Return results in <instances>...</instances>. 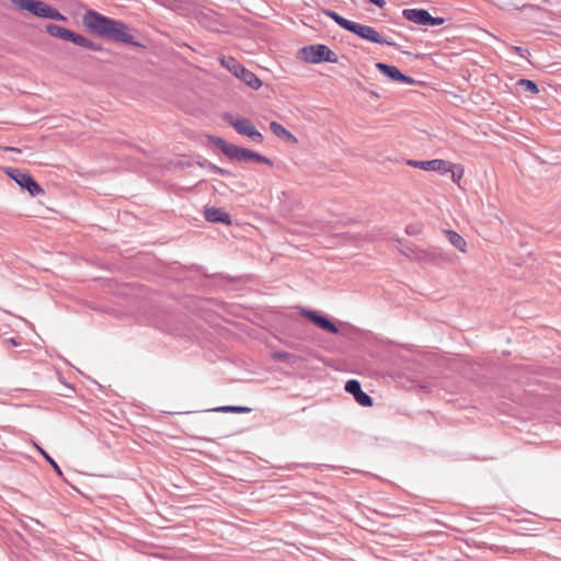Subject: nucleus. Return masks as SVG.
Segmentation results:
<instances>
[{"label": "nucleus", "mask_w": 561, "mask_h": 561, "mask_svg": "<svg viewBox=\"0 0 561 561\" xmlns=\"http://www.w3.org/2000/svg\"><path fill=\"white\" fill-rule=\"evenodd\" d=\"M250 151H251L250 149H245V148L239 147L237 145H232L227 157L229 159L236 160V161H249Z\"/></svg>", "instance_id": "nucleus-15"}, {"label": "nucleus", "mask_w": 561, "mask_h": 561, "mask_svg": "<svg viewBox=\"0 0 561 561\" xmlns=\"http://www.w3.org/2000/svg\"><path fill=\"white\" fill-rule=\"evenodd\" d=\"M37 449L39 450V453L44 456V458L50 463V466L53 467V469L59 474L61 476V470L59 468V466L56 463V461L45 451L43 450L41 447L37 446Z\"/></svg>", "instance_id": "nucleus-25"}, {"label": "nucleus", "mask_w": 561, "mask_h": 561, "mask_svg": "<svg viewBox=\"0 0 561 561\" xmlns=\"http://www.w3.org/2000/svg\"><path fill=\"white\" fill-rule=\"evenodd\" d=\"M445 234L448 241L459 251L466 252L467 242L466 240L456 231L445 230Z\"/></svg>", "instance_id": "nucleus-16"}, {"label": "nucleus", "mask_w": 561, "mask_h": 561, "mask_svg": "<svg viewBox=\"0 0 561 561\" xmlns=\"http://www.w3.org/2000/svg\"><path fill=\"white\" fill-rule=\"evenodd\" d=\"M220 64L222 67L228 69L233 76L242 80L250 88L254 90L261 88L262 81L257 78V76L249 69H247L233 57H222L220 59Z\"/></svg>", "instance_id": "nucleus-3"}, {"label": "nucleus", "mask_w": 561, "mask_h": 561, "mask_svg": "<svg viewBox=\"0 0 561 561\" xmlns=\"http://www.w3.org/2000/svg\"><path fill=\"white\" fill-rule=\"evenodd\" d=\"M369 2L374 3L376 7L382 9L386 5L385 0H368Z\"/></svg>", "instance_id": "nucleus-32"}, {"label": "nucleus", "mask_w": 561, "mask_h": 561, "mask_svg": "<svg viewBox=\"0 0 561 561\" xmlns=\"http://www.w3.org/2000/svg\"><path fill=\"white\" fill-rule=\"evenodd\" d=\"M376 67L382 75L394 81H400L407 84H411L414 82V79L403 75L396 66H390L383 62H377Z\"/></svg>", "instance_id": "nucleus-12"}, {"label": "nucleus", "mask_w": 561, "mask_h": 561, "mask_svg": "<svg viewBox=\"0 0 561 561\" xmlns=\"http://www.w3.org/2000/svg\"><path fill=\"white\" fill-rule=\"evenodd\" d=\"M84 48H88L90 50L99 51L102 49V46L100 44H96L89 38H87V44H84Z\"/></svg>", "instance_id": "nucleus-28"}, {"label": "nucleus", "mask_w": 561, "mask_h": 561, "mask_svg": "<svg viewBox=\"0 0 561 561\" xmlns=\"http://www.w3.org/2000/svg\"><path fill=\"white\" fill-rule=\"evenodd\" d=\"M12 3L18 7L20 10L27 11L35 16L51 19L56 21H65L66 16H64L58 10L50 7L44 1L41 0H11Z\"/></svg>", "instance_id": "nucleus-2"}, {"label": "nucleus", "mask_w": 561, "mask_h": 561, "mask_svg": "<svg viewBox=\"0 0 561 561\" xmlns=\"http://www.w3.org/2000/svg\"><path fill=\"white\" fill-rule=\"evenodd\" d=\"M301 58L309 64L337 62V55L327 45L314 44L300 49Z\"/></svg>", "instance_id": "nucleus-4"}, {"label": "nucleus", "mask_w": 561, "mask_h": 561, "mask_svg": "<svg viewBox=\"0 0 561 561\" xmlns=\"http://www.w3.org/2000/svg\"><path fill=\"white\" fill-rule=\"evenodd\" d=\"M225 119L240 135L249 137L256 144H261L263 141V135L255 128L249 118H234L232 115L227 114L225 115Z\"/></svg>", "instance_id": "nucleus-5"}, {"label": "nucleus", "mask_w": 561, "mask_h": 561, "mask_svg": "<svg viewBox=\"0 0 561 561\" xmlns=\"http://www.w3.org/2000/svg\"><path fill=\"white\" fill-rule=\"evenodd\" d=\"M323 13L331 18L340 27L346 30V31H351L354 22L353 21H350L345 18H343L342 15H340L339 13H336L335 11H332V10H324Z\"/></svg>", "instance_id": "nucleus-17"}, {"label": "nucleus", "mask_w": 561, "mask_h": 561, "mask_svg": "<svg viewBox=\"0 0 561 561\" xmlns=\"http://www.w3.org/2000/svg\"><path fill=\"white\" fill-rule=\"evenodd\" d=\"M405 232L409 236H416L421 232V227L419 225H409L405 228Z\"/></svg>", "instance_id": "nucleus-27"}, {"label": "nucleus", "mask_w": 561, "mask_h": 561, "mask_svg": "<svg viewBox=\"0 0 561 561\" xmlns=\"http://www.w3.org/2000/svg\"><path fill=\"white\" fill-rule=\"evenodd\" d=\"M72 43L78 45V46L84 47V44H87V37L76 33Z\"/></svg>", "instance_id": "nucleus-29"}, {"label": "nucleus", "mask_w": 561, "mask_h": 561, "mask_svg": "<svg viewBox=\"0 0 561 561\" xmlns=\"http://www.w3.org/2000/svg\"><path fill=\"white\" fill-rule=\"evenodd\" d=\"M351 33L368 42L396 47L397 44L388 37L379 34L374 27L354 22Z\"/></svg>", "instance_id": "nucleus-7"}, {"label": "nucleus", "mask_w": 561, "mask_h": 561, "mask_svg": "<svg viewBox=\"0 0 561 561\" xmlns=\"http://www.w3.org/2000/svg\"><path fill=\"white\" fill-rule=\"evenodd\" d=\"M270 129L279 139L290 141L293 144H297L298 141L297 138L290 131H288L283 125H280L277 122H272L270 124Z\"/></svg>", "instance_id": "nucleus-14"}, {"label": "nucleus", "mask_w": 561, "mask_h": 561, "mask_svg": "<svg viewBox=\"0 0 561 561\" xmlns=\"http://www.w3.org/2000/svg\"><path fill=\"white\" fill-rule=\"evenodd\" d=\"M5 172L18 185L25 188L31 196L35 197L44 193L43 188L27 172L11 168L7 169Z\"/></svg>", "instance_id": "nucleus-6"}, {"label": "nucleus", "mask_w": 561, "mask_h": 561, "mask_svg": "<svg viewBox=\"0 0 561 561\" xmlns=\"http://www.w3.org/2000/svg\"><path fill=\"white\" fill-rule=\"evenodd\" d=\"M83 25L93 34L133 46H139L130 33L129 26L118 20L107 18L94 10H88L82 16Z\"/></svg>", "instance_id": "nucleus-1"}, {"label": "nucleus", "mask_w": 561, "mask_h": 561, "mask_svg": "<svg viewBox=\"0 0 561 561\" xmlns=\"http://www.w3.org/2000/svg\"><path fill=\"white\" fill-rule=\"evenodd\" d=\"M447 164L449 165L448 173L451 174V180L455 183H458L463 175V169L460 165L454 164L449 161H447Z\"/></svg>", "instance_id": "nucleus-20"}, {"label": "nucleus", "mask_w": 561, "mask_h": 561, "mask_svg": "<svg viewBox=\"0 0 561 561\" xmlns=\"http://www.w3.org/2000/svg\"><path fill=\"white\" fill-rule=\"evenodd\" d=\"M215 412H236V413H249L251 409L248 407H237V405H225L213 409Z\"/></svg>", "instance_id": "nucleus-21"}, {"label": "nucleus", "mask_w": 561, "mask_h": 561, "mask_svg": "<svg viewBox=\"0 0 561 561\" xmlns=\"http://www.w3.org/2000/svg\"><path fill=\"white\" fill-rule=\"evenodd\" d=\"M516 51H520L522 49L519 47H514Z\"/></svg>", "instance_id": "nucleus-34"}, {"label": "nucleus", "mask_w": 561, "mask_h": 561, "mask_svg": "<svg viewBox=\"0 0 561 561\" xmlns=\"http://www.w3.org/2000/svg\"><path fill=\"white\" fill-rule=\"evenodd\" d=\"M210 171L214 172V173H218L220 175H228V174H230L229 171H227V170H225V169H222L220 167H217L215 164L210 165Z\"/></svg>", "instance_id": "nucleus-30"}, {"label": "nucleus", "mask_w": 561, "mask_h": 561, "mask_svg": "<svg viewBox=\"0 0 561 561\" xmlns=\"http://www.w3.org/2000/svg\"><path fill=\"white\" fill-rule=\"evenodd\" d=\"M65 31H66L65 27L59 26L57 24H47L46 25V32L50 36H54V37H57V38H60V39L62 38Z\"/></svg>", "instance_id": "nucleus-22"}, {"label": "nucleus", "mask_w": 561, "mask_h": 561, "mask_svg": "<svg viewBox=\"0 0 561 561\" xmlns=\"http://www.w3.org/2000/svg\"><path fill=\"white\" fill-rule=\"evenodd\" d=\"M402 16L412 23L424 26H438L444 23V19L434 18L424 9H404L402 11Z\"/></svg>", "instance_id": "nucleus-8"}, {"label": "nucleus", "mask_w": 561, "mask_h": 561, "mask_svg": "<svg viewBox=\"0 0 561 561\" xmlns=\"http://www.w3.org/2000/svg\"><path fill=\"white\" fill-rule=\"evenodd\" d=\"M273 359L279 360V362H289L294 356L290 353L287 352H274L272 355Z\"/></svg>", "instance_id": "nucleus-26"}, {"label": "nucleus", "mask_w": 561, "mask_h": 561, "mask_svg": "<svg viewBox=\"0 0 561 561\" xmlns=\"http://www.w3.org/2000/svg\"><path fill=\"white\" fill-rule=\"evenodd\" d=\"M301 314L304 317H306L308 320H310L311 322H313L320 329L328 331L332 334L339 333L337 327L333 322H331L328 318L319 314L317 311L302 310Z\"/></svg>", "instance_id": "nucleus-10"}, {"label": "nucleus", "mask_w": 561, "mask_h": 561, "mask_svg": "<svg viewBox=\"0 0 561 561\" xmlns=\"http://www.w3.org/2000/svg\"><path fill=\"white\" fill-rule=\"evenodd\" d=\"M407 164L413 168L422 169L425 171H435L440 174H447L449 165L446 160L443 159H433V160H408Z\"/></svg>", "instance_id": "nucleus-9"}, {"label": "nucleus", "mask_w": 561, "mask_h": 561, "mask_svg": "<svg viewBox=\"0 0 561 561\" xmlns=\"http://www.w3.org/2000/svg\"><path fill=\"white\" fill-rule=\"evenodd\" d=\"M517 84L519 87H522L524 90L533 93V94H537L539 92V89L537 87V84L531 81V80H528V79H520Z\"/></svg>", "instance_id": "nucleus-23"}, {"label": "nucleus", "mask_w": 561, "mask_h": 561, "mask_svg": "<svg viewBox=\"0 0 561 561\" xmlns=\"http://www.w3.org/2000/svg\"><path fill=\"white\" fill-rule=\"evenodd\" d=\"M249 160H253L255 162H260V163H265V164L272 165V161L268 158H266V157H264V156H262V154H260L257 152H254L252 150L250 151Z\"/></svg>", "instance_id": "nucleus-24"}, {"label": "nucleus", "mask_w": 561, "mask_h": 561, "mask_svg": "<svg viewBox=\"0 0 561 561\" xmlns=\"http://www.w3.org/2000/svg\"><path fill=\"white\" fill-rule=\"evenodd\" d=\"M209 140L216 147H218L226 156L228 154L229 150L231 149V147L233 145L218 136H209Z\"/></svg>", "instance_id": "nucleus-18"}, {"label": "nucleus", "mask_w": 561, "mask_h": 561, "mask_svg": "<svg viewBox=\"0 0 561 561\" xmlns=\"http://www.w3.org/2000/svg\"><path fill=\"white\" fill-rule=\"evenodd\" d=\"M205 218L210 222H221L229 225L231 222L230 215L216 207H207L205 208Z\"/></svg>", "instance_id": "nucleus-13"}, {"label": "nucleus", "mask_w": 561, "mask_h": 561, "mask_svg": "<svg viewBox=\"0 0 561 561\" xmlns=\"http://www.w3.org/2000/svg\"><path fill=\"white\" fill-rule=\"evenodd\" d=\"M209 140L216 147H218L226 156L228 154L229 150L231 149V147L233 145L218 136H209Z\"/></svg>", "instance_id": "nucleus-19"}, {"label": "nucleus", "mask_w": 561, "mask_h": 561, "mask_svg": "<svg viewBox=\"0 0 561 561\" xmlns=\"http://www.w3.org/2000/svg\"><path fill=\"white\" fill-rule=\"evenodd\" d=\"M346 392L354 396L357 403L363 407H371L373 399L362 390V386L358 380L351 379L345 383Z\"/></svg>", "instance_id": "nucleus-11"}, {"label": "nucleus", "mask_w": 561, "mask_h": 561, "mask_svg": "<svg viewBox=\"0 0 561 561\" xmlns=\"http://www.w3.org/2000/svg\"><path fill=\"white\" fill-rule=\"evenodd\" d=\"M75 35H76V33H75V32H72V31H70V30H68V28H66V31H65L64 36H62V38H61V39L67 41V42H71V43H72V42H73V38H75Z\"/></svg>", "instance_id": "nucleus-31"}, {"label": "nucleus", "mask_w": 561, "mask_h": 561, "mask_svg": "<svg viewBox=\"0 0 561 561\" xmlns=\"http://www.w3.org/2000/svg\"><path fill=\"white\" fill-rule=\"evenodd\" d=\"M10 341L13 345H19V343L14 339H11Z\"/></svg>", "instance_id": "nucleus-33"}]
</instances>
